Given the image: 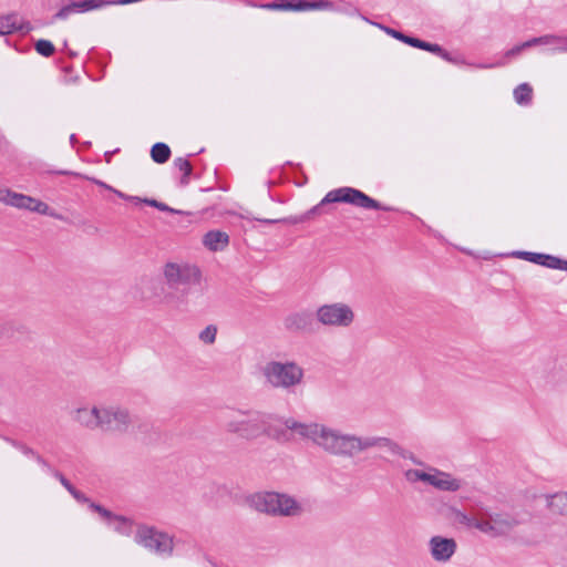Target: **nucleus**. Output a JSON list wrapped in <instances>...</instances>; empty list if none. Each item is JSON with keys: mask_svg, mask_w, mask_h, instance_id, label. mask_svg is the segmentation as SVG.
Here are the masks:
<instances>
[{"mask_svg": "<svg viewBox=\"0 0 567 567\" xmlns=\"http://www.w3.org/2000/svg\"><path fill=\"white\" fill-rule=\"evenodd\" d=\"M287 425L297 432L300 439L311 441L315 445L334 456L351 458L370 449H380L391 455H398L401 452L400 446L394 441L384 436H359L317 422L296 423L288 421Z\"/></svg>", "mask_w": 567, "mask_h": 567, "instance_id": "1", "label": "nucleus"}, {"mask_svg": "<svg viewBox=\"0 0 567 567\" xmlns=\"http://www.w3.org/2000/svg\"><path fill=\"white\" fill-rule=\"evenodd\" d=\"M288 421L300 423L293 417H280L278 415L257 410H237L225 423L228 433L236 434L245 440H256L266 435L278 442H288L299 434L288 427Z\"/></svg>", "mask_w": 567, "mask_h": 567, "instance_id": "2", "label": "nucleus"}, {"mask_svg": "<svg viewBox=\"0 0 567 567\" xmlns=\"http://www.w3.org/2000/svg\"><path fill=\"white\" fill-rule=\"evenodd\" d=\"M163 274L172 291L165 292L161 301L174 309H183L186 305L187 287L200 281L199 269L186 262H167L164 266Z\"/></svg>", "mask_w": 567, "mask_h": 567, "instance_id": "3", "label": "nucleus"}, {"mask_svg": "<svg viewBox=\"0 0 567 567\" xmlns=\"http://www.w3.org/2000/svg\"><path fill=\"white\" fill-rule=\"evenodd\" d=\"M330 203H347L353 206L364 208V209H375V210H390L391 208L383 206L378 200L368 196L363 192L352 188V187H340L337 189H332L321 199V202L313 206L311 209L306 212L303 215L299 217H289L288 221L290 224H298L309 220L315 215L321 214V209L324 205Z\"/></svg>", "mask_w": 567, "mask_h": 567, "instance_id": "4", "label": "nucleus"}, {"mask_svg": "<svg viewBox=\"0 0 567 567\" xmlns=\"http://www.w3.org/2000/svg\"><path fill=\"white\" fill-rule=\"evenodd\" d=\"M250 507L274 517H297L305 508L296 497L278 492H259L248 498Z\"/></svg>", "mask_w": 567, "mask_h": 567, "instance_id": "5", "label": "nucleus"}, {"mask_svg": "<svg viewBox=\"0 0 567 567\" xmlns=\"http://www.w3.org/2000/svg\"><path fill=\"white\" fill-rule=\"evenodd\" d=\"M262 374L272 388L293 391L303 383L305 369L295 361H269Z\"/></svg>", "mask_w": 567, "mask_h": 567, "instance_id": "6", "label": "nucleus"}, {"mask_svg": "<svg viewBox=\"0 0 567 567\" xmlns=\"http://www.w3.org/2000/svg\"><path fill=\"white\" fill-rule=\"evenodd\" d=\"M480 532L491 537H501L509 534L522 522L509 513H499L486 507H480Z\"/></svg>", "mask_w": 567, "mask_h": 567, "instance_id": "7", "label": "nucleus"}, {"mask_svg": "<svg viewBox=\"0 0 567 567\" xmlns=\"http://www.w3.org/2000/svg\"><path fill=\"white\" fill-rule=\"evenodd\" d=\"M134 540L151 553L163 557L171 556L174 549V540L171 535L146 525L137 527Z\"/></svg>", "mask_w": 567, "mask_h": 567, "instance_id": "8", "label": "nucleus"}, {"mask_svg": "<svg viewBox=\"0 0 567 567\" xmlns=\"http://www.w3.org/2000/svg\"><path fill=\"white\" fill-rule=\"evenodd\" d=\"M316 319L324 327L349 328L354 322L355 315L348 303L331 302L318 307Z\"/></svg>", "mask_w": 567, "mask_h": 567, "instance_id": "9", "label": "nucleus"}, {"mask_svg": "<svg viewBox=\"0 0 567 567\" xmlns=\"http://www.w3.org/2000/svg\"><path fill=\"white\" fill-rule=\"evenodd\" d=\"M130 410L120 404L101 403L100 430L112 433H125L132 425Z\"/></svg>", "mask_w": 567, "mask_h": 567, "instance_id": "10", "label": "nucleus"}, {"mask_svg": "<svg viewBox=\"0 0 567 567\" xmlns=\"http://www.w3.org/2000/svg\"><path fill=\"white\" fill-rule=\"evenodd\" d=\"M0 202L16 208L27 209L29 212L63 220V216L50 208V206L44 202L28 195L12 192L8 188H0Z\"/></svg>", "mask_w": 567, "mask_h": 567, "instance_id": "11", "label": "nucleus"}, {"mask_svg": "<svg viewBox=\"0 0 567 567\" xmlns=\"http://www.w3.org/2000/svg\"><path fill=\"white\" fill-rule=\"evenodd\" d=\"M427 545L432 559L443 564L450 561L457 548L455 539L439 535L431 537Z\"/></svg>", "mask_w": 567, "mask_h": 567, "instance_id": "12", "label": "nucleus"}, {"mask_svg": "<svg viewBox=\"0 0 567 567\" xmlns=\"http://www.w3.org/2000/svg\"><path fill=\"white\" fill-rule=\"evenodd\" d=\"M90 508L101 515L105 519L109 527L123 536H131L134 529L133 522L124 516H118L102 507L99 504L91 503Z\"/></svg>", "mask_w": 567, "mask_h": 567, "instance_id": "13", "label": "nucleus"}, {"mask_svg": "<svg viewBox=\"0 0 567 567\" xmlns=\"http://www.w3.org/2000/svg\"><path fill=\"white\" fill-rule=\"evenodd\" d=\"M109 0H82L73 1L70 4L63 6L54 16L55 20H65L73 13H83L92 10L101 9L110 4Z\"/></svg>", "mask_w": 567, "mask_h": 567, "instance_id": "14", "label": "nucleus"}, {"mask_svg": "<svg viewBox=\"0 0 567 567\" xmlns=\"http://www.w3.org/2000/svg\"><path fill=\"white\" fill-rule=\"evenodd\" d=\"M427 484L443 492H456L462 487L461 480L435 467H429Z\"/></svg>", "mask_w": 567, "mask_h": 567, "instance_id": "15", "label": "nucleus"}, {"mask_svg": "<svg viewBox=\"0 0 567 567\" xmlns=\"http://www.w3.org/2000/svg\"><path fill=\"white\" fill-rule=\"evenodd\" d=\"M101 403L84 405L73 412V420L87 430H100Z\"/></svg>", "mask_w": 567, "mask_h": 567, "instance_id": "16", "label": "nucleus"}, {"mask_svg": "<svg viewBox=\"0 0 567 567\" xmlns=\"http://www.w3.org/2000/svg\"><path fill=\"white\" fill-rule=\"evenodd\" d=\"M279 6L281 11L330 10L333 8L332 2L327 0H279Z\"/></svg>", "mask_w": 567, "mask_h": 567, "instance_id": "17", "label": "nucleus"}, {"mask_svg": "<svg viewBox=\"0 0 567 567\" xmlns=\"http://www.w3.org/2000/svg\"><path fill=\"white\" fill-rule=\"evenodd\" d=\"M312 317L307 311L288 315L284 320L285 328L290 332H306L311 330Z\"/></svg>", "mask_w": 567, "mask_h": 567, "instance_id": "18", "label": "nucleus"}, {"mask_svg": "<svg viewBox=\"0 0 567 567\" xmlns=\"http://www.w3.org/2000/svg\"><path fill=\"white\" fill-rule=\"evenodd\" d=\"M480 507L481 506L476 507L475 513L473 515L466 514L465 512H463L456 507H451L449 517L455 525H460V526H463L466 528H475V529L480 530V525H481Z\"/></svg>", "mask_w": 567, "mask_h": 567, "instance_id": "19", "label": "nucleus"}, {"mask_svg": "<svg viewBox=\"0 0 567 567\" xmlns=\"http://www.w3.org/2000/svg\"><path fill=\"white\" fill-rule=\"evenodd\" d=\"M203 243L209 250L218 251L228 246L229 236L225 231L210 230L204 236Z\"/></svg>", "mask_w": 567, "mask_h": 567, "instance_id": "20", "label": "nucleus"}, {"mask_svg": "<svg viewBox=\"0 0 567 567\" xmlns=\"http://www.w3.org/2000/svg\"><path fill=\"white\" fill-rule=\"evenodd\" d=\"M29 25L24 28L17 14L0 17V35L13 33L14 31L28 32Z\"/></svg>", "mask_w": 567, "mask_h": 567, "instance_id": "21", "label": "nucleus"}, {"mask_svg": "<svg viewBox=\"0 0 567 567\" xmlns=\"http://www.w3.org/2000/svg\"><path fill=\"white\" fill-rule=\"evenodd\" d=\"M567 42L564 41L563 38L554 34H546L537 38H532L526 41V45L528 48H533L536 45H550L553 52H559L558 50H555L558 47H564Z\"/></svg>", "mask_w": 567, "mask_h": 567, "instance_id": "22", "label": "nucleus"}, {"mask_svg": "<svg viewBox=\"0 0 567 567\" xmlns=\"http://www.w3.org/2000/svg\"><path fill=\"white\" fill-rule=\"evenodd\" d=\"M547 506L553 513L567 515V493H558L546 497Z\"/></svg>", "mask_w": 567, "mask_h": 567, "instance_id": "23", "label": "nucleus"}, {"mask_svg": "<svg viewBox=\"0 0 567 567\" xmlns=\"http://www.w3.org/2000/svg\"><path fill=\"white\" fill-rule=\"evenodd\" d=\"M525 49H529L528 45H526V41L507 50L504 54V60L498 61L493 64H477L475 66L478 69H492V68L504 66L508 60L518 56Z\"/></svg>", "mask_w": 567, "mask_h": 567, "instance_id": "24", "label": "nucleus"}, {"mask_svg": "<svg viewBox=\"0 0 567 567\" xmlns=\"http://www.w3.org/2000/svg\"><path fill=\"white\" fill-rule=\"evenodd\" d=\"M171 148L165 143H156L151 150V157L155 163L164 164L169 159Z\"/></svg>", "mask_w": 567, "mask_h": 567, "instance_id": "25", "label": "nucleus"}, {"mask_svg": "<svg viewBox=\"0 0 567 567\" xmlns=\"http://www.w3.org/2000/svg\"><path fill=\"white\" fill-rule=\"evenodd\" d=\"M533 89L528 83H522L514 90V99L519 105H527L532 101Z\"/></svg>", "mask_w": 567, "mask_h": 567, "instance_id": "26", "label": "nucleus"}, {"mask_svg": "<svg viewBox=\"0 0 567 567\" xmlns=\"http://www.w3.org/2000/svg\"><path fill=\"white\" fill-rule=\"evenodd\" d=\"M174 166L183 173L181 178V185L185 186L189 182V176L192 174L193 167L188 159L184 157H177L174 159Z\"/></svg>", "mask_w": 567, "mask_h": 567, "instance_id": "27", "label": "nucleus"}, {"mask_svg": "<svg viewBox=\"0 0 567 567\" xmlns=\"http://www.w3.org/2000/svg\"><path fill=\"white\" fill-rule=\"evenodd\" d=\"M404 477L410 483L424 482L427 484L429 470L421 471L416 468H410L404 472Z\"/></svg>", "mask_w": 567, "mask_h": 567, "instance_id": "28", "label": "nucleus"}, {"mask_svg": "<svg viewBox=\"0 0 567 567\" xmlns=\"http://www.w3.org/2000/svg\"><path fill=\"white\" fill-rule=\"evenodd\" d=\"M542 266H545L547 268L551 269H560L567 271V260L559 259L551 255H546L544 257V261Z\"/></svg>", "mask_w": 567, "mask_h": 567, "instance_id": "29", "label": "nucleus"}, {"mask_svg": "<svg viewBox=\"0 0 567 567\" xmlns=\"http://www.w3.org/2000/svg\"><path fill=\"white\" fill-rule=\"evenodd\" d=\"M34 47H35L37 52L40 55L45 56V58L51 56L55 50L54 45L52 44L51 41L43 40V39L37 41Z\"/></svg>", "mask_w": 567, "mask_h": 567, "instance_id": "30", "label": "nucleus"}, {"mask_svg": "<svg viewBox=\"0 0 567 567\" xmlns=\"http://www.w3.org/2000/svg\"><path fill=\"white\" fill-rule=\"evenodd\" d=\"M384 31L388 34H390L391 37H393L394 39L400 40L403 43H406V44L415 48L417 38H413V37L406 35V34H404V33H402L400 31H396L394 29H391V28H384Z\"/></svg>", "mask_w": 567, "mask_h": 567, "instance_id": "31", "label": "nucleus"}, {"mask_svg": "<svg viewBox=\"0 0 567 567\" xmlns=\"http://www.w3.org/2000/svg\"><path fill=\"white\" fill-rule=\"evenodd\" d=\"M217 328L215 326H207L200 333L199 339L206 344H213L216 340Z\"/></svg>", "mask_w": 567, "mask_h": 567, "instance_id": "32", "label": "nucleus"}, {"mask_svg": "<svg viewBox=\"0 0 567 567\" xmlns=\"http://www.w3.org/2000/svg\"><path fill=\"white\" fill-rule=\"evenodd\" d=\"M517 256H519L520 258H523L527 261H530V262H534L537 265H542L544 261L545 254L519 251V252H517Z\"/></svg>", "mask_w": 567, "mask_h": 567, "instance_id": "33", "label": "nucleus"}, {"mask_svg": "<svg viewBox=\"0 0 567 567\" xmlns=\"http://www.w3.org/2000/svg\"><path fill=\"white\" fill-rule=\"evenodd\" d=\"M415 48L421 49V50H425V51H429V52H432V53H435V54H439V55L441 54V52L443 50L436 43L425 42V41L420 40V39H417Z\"/></svg>", "mask_w": 567, "mask_h": 567, "instance_id": "34", "label": "nucleus"}, {"mask_svg": "<svg viewBox=\"0 0 567 567\" xmlns=\"http://www.w3.org/2000/svg\"><path fill=\"white\" fill-rule=\"evenodd\" d=\"M6 441L9 442L10 444H12L18 450H20L27 456H33L35 458V456L38 455V454H35V452L32 449L28 447L27 445H23L17 441L11 440V439H6Z\"/></svg>", "mask_w": 567, "mask_h": 567, "instance_id": "35", "label": "nucleus"}, {"mask_svg": "<svg viewBox=\"0 0 567 567\" xmlns=\"http://www.w3.org/2000/svg\"><path fill=\"white\" fill-rule=\"evenodd\" d=\"M243 1H244L245 4L251 6V7H259L261 9H266V10H280L279 1L264 3V4H260V6H257V4L252 3L251 0H243Z\"/></svg>", "mask_w": 567, "mask_h": 567, "instance_id": "36", "label": "nucleus"}, {"mask_svg": "<svg viewBox=\"0 0 567 567\" xmlns=\"http://www.w3.org/2000/svg\"><path fill=\"white\" fill-rule=\"evenodd\" d=\"M79 503H86L89 506L91 505V501L80 491H78L75 487H73L69 492Z\"/></svg>", "mask_w": 567, "mask_h": 567, "instance_id": "37", "label": "nucleus"}, {"mask_svg": "<svg viewBox=\"0 0 567 567\" xmlns=\"http://www.w3.org/2000/svg\"><path fill=\"white\" fill-rule=\"evenodd\" d=\"M54 477L60 481V483L65 487L68 492H70L74 486L65 478L63 474L58 471L52 472Z\"/></svg>", "mask_w": 567, "mask_h": 567, "instance_id": "38", "label": "nucleus"}, {"mask_svg": "<svg viewBox=\"0 0 567 567\" xmlns=\"http://www.w3.org/2000/svg\"><path fill=\"white\" fill-rule=\"evenodd\" d=\"M157 209L161 212H167V213H172V214H182L181 210L174 209L162 202H159Z\"/></svg>", "mask_w": 567, "mask_h": 567, "instance_id": "39", "label": "nucleus"}, {"mask_svg": "<svg viewBox=\"0 0 567 567\" xmlns=\"http://www.w3.org/2000/svg\"><path fill=\"white\" fill-rule=\"evenodd\" d=\"M441 58H443L444 60L449 61V62H452V63H458L457 60L453 59L451 56V54L444 50H442L441 54H440Z\"/></svg>", "mask_w": 567, "mask_h": 567, "instance_id": "40", "label": "nucleus"}, {"mask_svg": "<svg viewBox=\"0 0 567 567\" xmlns=\"http://www.w3.org/2000/svg\"><path fill=\"white\" fill-rule=\"evenodd\" d=\"M144 204H146V205H148V206H152V207L157 208V207H158L159 202H158V200H156V199L144 198Z\"/></svg>", "mask_w": 567, "mask_h": 567, "instance_id": "41", "label": "nucleus"}, {"mask_svg": "<svg viewBox=\"0 0 567 567\" xmlns=\"http://www.w3.org/2000/svg\"><path fill=\"white\" fill-rule=\"evenodd\" d=\"M259 221H261L264 224H276V223H280V221L289 223L288 218H286V219H259Z\"/></svg>", "mask_w": 567, "mask_h": 567, "instance_id": "42", "label": "nucleus"}, {"mask_svg": "<svg viewBox=\"0 0 567 567\" xmlns=\"http://www.w3.org/2000/svg\"><path fill=\"white\" fill-rule=\"evenodd\" d=\"M93 183H95L96 185L101 186V187H104L106 189H110L112 190L113 188L109 185H106L104 182L102 181H99V179H95V178H90Z\"/></svg>", "mask_w": 567, "mask_h": 567, "instance_id": "43", "label": "nucleus"}, {"mask_svg": "<svg viewBox=\"0 0 567 567\" xmlns=\"http://www.w3.org/2000/svg\"><path fill=\"white\" fill-rule=\"evenodd\" d=\"M128 202H132L134 205L144 204V198L138 196H132Z\"/></svg>", "mask_w": 567, "mask_h": 567, "instance_id": "44", "label": "nucleus"}, {"mask_svg": "<svg viewBox=\"0 0 567 567\" xmlns=\"http://www.w3.org/2000/svg\"><path fill=\"white\" fill-rule=\"evenodd\" d=\"M112 192H114L120 198L125 199V200H130V198L132 197L131 195H126L116 189H112Z\"/></svg>", "mask_w": 567, "mask_h": 567, "instance_id": "45", "label": "nucleus"}, {"mask_svg": "<svg viewBox=\"0 0 567 567\" xmlns=\"http://www.w3.org/2000/svg\"><path fill=\"white\" fill-rule=\"evenodd\" d=\"M112 192H114L120 198L125 199V200H130V198L132 197L131 195H126L116 189H112Z\"/></svg>", "mask_w": 567, "mask_h": 567, "instance_id": "46", "label": "nucleus"}, {"mask_svg": "<svg viewBox=\"0 0 567 567\" xmlns=\"http://www.w3.org/2000/svg\"><path fill=\"white\" fill-rule=\"evenodd\" d=\"M35 460L38 461V463L41 464V466H43V467H45L48 470H51L50 466L48 465V463L40 455H37Z\"/></svg>", "mask_w": 567, "mask_h": 567, "instance_id": "47", "label": "nucleus"}, {"mask_svg": "<svg viewBox=\"0 0 567 567\" xmlns=\"http://www.w3.org/2000/svg\"><path fill=\"white\" fill-rule=\"evenodd\" d=\"M59 174H62V175H76L75 173L73 172H69V171H60L58 172Z\"/></svg>", "mask_w": 567, "mask_h": 567, "instance_id": "48", "label": "nucleus"}, {"mask_svg": "<svg viewBox=\"0 0 567 567\" xmlns=\"http://www.w3.org/2000/svg\"><path fill=\"white\" fill-rule=\"evenodd\" d=\"M555 50H558L560 52H567V43L564 47H558Z\"/></svg>", "mask_w": 567, "mask_h": 567, "instance_id": "49", "label": "nucleus"}, {"mask_svg": "<svg viewBox=\"0 0 567 567\" xmlns=\"http://www.w3.org/2000/svg\"><path fill=\"white\" fill-rule=\"evenodd\" d=\"M75 141H76L75 135H74V134H72V135L70 136V142H71L72 144H74V143H75Z\"/></svg>", "mask_w": 567, "mask_h": 567, "instance_id": "50", "label": "nucleus"}, {"mask_svg": "<svg viewBox=\"0 0 567 567\" xmlns=\"http://www.w3.org/2000/svg\"><path fill=\"white\" fill-rule=\"evenodd\" d=\"M69 55H70V56H75L76 54H75L73 51H71V50H70V51H69Z\"/></svg>", "mask_w": 567, "mask_h": 567, "instance_id": "51", "label": "nucleus"}]
</instances>
